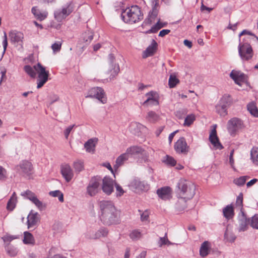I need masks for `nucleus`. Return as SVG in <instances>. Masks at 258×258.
<instances>
[{
    "label": "nucleus",
    "mask_w": 258,
    "mask_h": 258,
    "mask_svg": "<svg viewBox=\"0 0 258 258\" xmlns=\"http://www.w3.org/2000/svg\"><path fill=\"white\" fill-rule=\"evenodd\" d=\"M238 53L241 58L243 60H248L253 56V51L251 45L247 42L243 43L239 39Z\"/></svg>",
    "instance_id": "nucleus-7"
},
{
    "label": "nucleus",
    "mask_w": 258,
    "mask_h": 258,
    "mask_svg": "<svg viewBox=\"0 0 258 258\" xmlns=\"http://www.w3.org/2000/svg\"><path fill=\"white\" fill-rule=\"evenodd\" d=\"M230 105V98L228 96H223L215 106V110L221 117H225L228 114V108Z\"/></svg>",
    "instance_id": "nucleus-5"
},
{
    "label": "nucleus",
    "mask_w": 258,
    "mask_h": 258,
    "mask_svg": "<svg viewBox=\"0 0 258 258\" xmlns=\"http://www.w3.org/2000/svg\"><path fill=\"white\" fill-rule=\"evenodd\" d=\"M17 237L16 236L11 235L9 234H6L2 237V239L4 242H10L13 240L16 239Z\"/></svg>",
    "instance_id": "nucleus-57"
},
{
    "label": "nucleus",
    "mask_w": 258,
    "mask_h": 258,
    "mask_svg": "<svg viewBox=\"0 0 258 258\" xmlns=\"http://www.w3.org/2000/svg\"><path fill=\"white\" fill-rule=\"evenodd\" d=\"M109 59L110 66V72L111 73L110 79H112L114 78L116 76H117V75L119 72L120 69L118 64L113 63L114 57L112 54H110L109 55Z\"/></svg>",
    "instance_id": "nucleus-25"
},
{
    "label": "nucleus",
    "mask_w": 258,
    "mask_h": 258,
    "mask_svg": "<svg viewBox=\"0 0 258 258\" xmlns=\"http://www.w3.org/2000/svg\"><path fill=\"white\" fill-rule=\"evenodd\" d=\"M250 158L254 164L258 165V148H253L251 150Z\"/></svg>",
    "instance_id": "nucleus-42"
},
{
    "label": "nucleus",
    "mask_w": 258,
    "mask_h": 258,
    "mask_svg": "<svg viewBox=\"0 0 258 258\" xmlns=\"http://www.w3.org/2000/svg\"><path fill=\"white\" fill-rule=\"evenodd\" d=\"M96 142V139H91L86 142L84 144V147L86 149V151L88 152H91L94 151V148L95 146V142Z\"/></svg>",
    "instance_id": "nucleus-36"
},
{
    "label": "nucleus",
    "mask_w": 258,
    "mask_h": 258,
    "mask_svg": "<svg viewBox=\"0 0 258 258\" xmlns=\"http://www.w3.org/2000/svg\"><path fill=\"white\" fill-rule=\"evenodd\" d=\"M248 176H242L238 178H236L233 180V183L238 186H241L243 185L246 180L249 178Z\"/></svg>",
    "instance_id": "nucleus-44"
},
{
    "label": "nucleus",
    "mask_w": 258,
    "mask_h": 258,
    "mask_svg": "<svg viewBox=\"0 0 258 258\" xmlns=\"http://www.w3.org/2000/svg\"><path fill=\"white\" fill-rule=\"evenodd\" d=\"M248 35L250 36H254V35L251 32L247 30H243L239 35V37H240L242 35Z\"/></svg>",
    "instance_id": "nucleus-64"
},
{
    "label": "nucleus",
    "mask_w": 258,
    "mask_h": 258,
    "mask_svg": "<svg viewBox=\"0 0 258 258\" xmlns=\"http://www.w3.org/2000/svg\"><path fill=\"white\" fill-rule=\"evenodd\" d=\"M36 69H38L37 64L34 66L33 67L30 65H26L24 68L25 72L31 78L35 77L36 72Z\"/></svg>",
    "instance_id": "nucleus-34"
},
{
    "label": "nucleus",
    "mask_w": 258,
    "mask_h": 258,
    "mask_svg": "<svg viewBox=\"0 0 258 258\" xmlns=\"http://www.w3.org/2000/svg\"><path fill=\"white\" fill-rule=\"evenodd\" d=\"M5 248L7 254L10 256L14 257L17 255L18 250L17 248L14 246L7 244L5 245Z\"/></svg>",
    "instance_id": "nucleus-39"
},
{
    "label": "nucleus",
    "mask_w": 258,
    "mask_h": 258,
    "mask_svg": "<svg viewBox=\"0 0 258 258\" xmlns=\"http://www.w3.org/2000/svg\"><path fill=\"white\" fill-rule=\"evenodd\" d=\"M167 234H165V235L163 237H160L159 241V246H162L163 245L167 244L170 245L171 243L168 240L167 236Z\"/></svg>",
    "instance_id": "nucleus-55"
},
{
    "label": "nucleus",
    "mask_w": 258,
    "mask_h": 258,
    "mask_svg": "<svg viewBox=\"0 0 258 258\" xmlns=\"http://www.w3.org/2000/svg\"><path fill=\"white\" fill-rule=\"evenodd\" d=\"M23 242L25 244H34L35 241L32 234L29 232H25Z\"/></svg>",
    "instance_id": "nucleus-40"
},
{
    "label": "nucleus",
    "mask_w": 258,
    "mask_h": 258,
    "mask_svg": "<svg viewBox=\"0 0 258 258\" xmlns=\"http://www.w3.org/2000/svg\"><path fill=\"white\" fill-rule=\"evenodd\" d=\"M188 146L185 139L183 137L180 138L174 145V150L178 154H186L188 152Z\"/></svg>",
    "instance_id": "nucleus-15"
},
{
    "label": "nucleus",
    "mask_w": 258,
    "mask_h": 258,
    "mask_svg": "<svg viewBox=\"0 0 258 258\" xmlns=\"http://www.w3.org/2000/svg\"><path fill=\"white\" fill-rule=\"evenodd\" d=\"M209 242L207 241H204L201 245L200 249V254L202 257H205L209 254Z\"/></svg>",
    "instance_id": "nucleus-32"
},
{
    "label": "nucleus",
    "mask_w": 258,
    "mask_h": 258,
    "mask_svg": "<svg viewBox=\"0 0 258 258\" xmlns=\"http://www.w3.org/2000/svg\"><path fill=\"white\" fill-rule=\"evenodd\" d=\"M99 217L102 223L107 225L116 224L119 222V212L111 201L102 200L99 202Z\"/></svg>",
    "instance_id": "nucleus-2"
},
{
    "label": "nucleus",
    "mask_w": 258,
    "mask_h": 258,
    "mask_svg": "<svg viewBox=\"0 0 258 258\" xmlns=\"http://www.w3.org/2000/svg\"><path fill=\"white\" fill-rule=\"evenodd\" d=\"M108 230L107 228L102 227L96 231H88L86 234V237L89 239H96L102 237H105L108 235Z\"/></svg>",
    "instance_id": "nucleus-14"
},
{
    "label": "nucleus",
    "mask_w": 258,
    "mask_h": 258,
    "mask_svg": "<svg viewBox=\"0 0 258 258\" xmlns=\"http://www.w3.org/2000/svg\"><path fill=\"white\" fill-rule=\"evenodd\" d=\"M115 181L109 176H105L102 179V189L107 195H110L113 191Z\"/></svg>",
    "instance_id": "nucleus-13"
},
{
    "label": "nucleus",
    "mask_w": 258,
    "mask_h": 258,
    "mask_svg": "<svg viewBox=\"0 0 258 258\" xmlns=\"http://www.w3.org/2000/svg\"><path fill=\"white\" fill-rule=\"evenodd\" d=\"M223 214L224 217L226 219L229 220L232 219L234 216V212L232 206L228 205L223 208Z\"/></svg>",
    "instance_id": "nucleus-29"
},
{
    "label": "nucleus",
    "mask_w": 258,
    "mask_h": 258,
    "mask_svg": "<svg viewBox=\"0 0 258 258\" xmlns=\"http://www.w3.org/2000/svg\"><path fill=\"white\" fill-rule=\"evenodd\" d=\"M61 43L59 41L55 42L51 45V48L54 52L59 51L61 49Z\"/></svg>",
    "instance_id": "nucleus-56"
},
{
    "label": "nucleus",
    "mask_w": 258,
    "mask_h": 258,
    "mask_svg": "<svg viewBox=\"0 0 258 258\" xmlns=\"http://www.w3.org/2000/svg\"><path fill=\"white\" fill-rule=\"evenodd\" d=\"M247 108L250 113L255 117H258V109L255 102H251L247 105Z\"/></svg>",
    "instance_id": "nucleus-33"
},
{
    "label": "nucleus",
    "mask_w": 258,
    "mask_h": 258,
    "mask_svg": "<svg viewBox=\"0 0 258 258\" xmlns=\"http://www.w3.org/2000/svg\"><path fill=\"white\" fill-rule=\"evenodd\" d=\"M179 83V80L174 75H171L169 81L168 85L170 88H174Z\"/></svg>",
    "instance_id": "nucleus-49"
},
{
    "label": "nucleus",
    "mask_w": 258,
    "mask_h": 258,
    "mask_svg": "<svg viewBox=\"0 0 258 258\" xmlns=\"http://www.w3.org/2000/svg\"><path fill=\"white\" fill-rule=\"evenodd\" d=\"M8 174L7 170L0 166V180L5 181L7 179Z\"/></svg>",
    "instance_id": "nucleus-52"
},
{
    "label": "nucleus",
    "mask_w": 258,
    "mask_h": 258,
    "mask_svg": "<svg viewBox=\"0 0 258 258\" xmlns=\"http://www.w3.org/2000/svg\"><path fill=\"white\" fill-rule=\"evenodd\" d=\"M9 36L12 43L22 45L23 39L24 38V35L22 32L16 30H13L9 32Z\"/></svg>",
    "instance_id": "nucleus-20"
},
{
    "label": "nucleus",
    "mask_w": 258,
    "mask_h": 258,
    "mask_svg": "<svg viewBox=\"0 0 258 258\" xmlns=\"http://www.w3.org/2000/svg\"><path fill=\"white\" fill-rule=\"evenodd\" d=\"M50 196L53 197H58V200L62 202L63 201V196L62 193L59 190L51 191L49 192Z\"/></svg>",
    "instance_id": "nucleus-50"
},
{
    "label": "nucleus",
    "mask_w": 258,
    "mask_h": 258,
    "mask_svg": "<svg viewBox=\"0 0 258 258\" xmlns=\"http://www.w3.org/2000/svg\"><path fill=\"white\" fill-rule=\"evenodd\" d=\"M145 127L144 125L139 123L133 122L130 125V130L133 134L138 135L139 132Z\"/></svg>",
    "instance_id": "nucleus-37"
},
{
    "label": "nucleus",
    "mask_w": 258,
    "mask_h": 258,
    "mask_svg": "<svg viewBox=\"0 0 258 258\" xmlns=\"http://www.w3.org/2000/svg\"><path fill=\"white\" fill-rule=\"evenodd\" d=\"M21 195L25 199L30 200L40 211L44 210L46 208V205L40 201L37 197L35 193L30 190H27L21 192Z\"/></svg>",
    "instance_id": "nucleus-9"
},
{
    "label": "nucleus",
    "mask_w": 258,
    "mask_h": 258,
    "mask_svg": "<svg viewBox=\"0 0 258 258\" xmlns=\"http://www.w3.org/2000/svg\"><path fill=\"white\" fill-rule=\"evenodd\" d=\"M121 18L124 22L133 24L142 20L143 19V14L139 7L135 5L123 10Z\"/></svg>",
    "instance_id": "nucleus-3"
},
{
    "label": "nucleus",
    "mask_w": 258,
    "mask_h": 258,
    "mask_svg": "<svg viewBox=\"0 0 258 258\" xmlns=\"http://www.w3.org/2000/svg\"><path fill=\"white\" fill-rule=\"evenodd\" d=\"M164 27V25L160 23V19L158 20V21L154 25H153L151 29L148 30V31H146L145 32V34H151V33H155L157 32V31L161 29L162 28Z\"/></svg>",
    "instance_id": "nucleus-38"
},
{
    "label": "nucleus",
    "mask_w": 258,
    "mask_h": 258,
    "mask_svg": "<svg viewBox=\"0 0 258 258\" xmlns=\"http://www.w3.org/2000/svg\"><path fill=\"white\" fill-rule=\"evenodd\" d=\"M86 97L95 98L103 104L105 103L107 101L103 89L98 87L91 88L89 90V94Z\"/></svg>",
    "instance_id": "nucleus-12"
},
{
    "label": "nucleus",
    "mask_w": 258,
    "mask_h": 258,
    "mask_svg": "<svg viewBox=\"0 0 258 258\" xmlns=\"http://www.w3.org/2000/svg\"><path fill=\"white\" fill-rule=\"evenodd\" d=\"M39 221V215L37 212L31 210L27 216V226L28 228H34Z\"/></svg>",
    "instance_id": "nucleus-22"
},
{
    "label": "nucleus",
    "mask_w": 258,
    "mask_h": 258,
    "mask_svg": "<svg viewBox=\"0 0 258 258\" xmlns=\"http://www.w3.org/2000/svg\"><path fill=\"white\" fill-rule=\"evenodd\" d=\"M224 239L227 241L233 242L236 239V236L233 232H229L228 229H226L224 233Z\"/></svg>",
    "instance_id": "nucleus-45"
},
{
    "label": "nucleus",
    "mask_w": 258,
    "mask_h": 258,
    "mask_svg": "<svg viewBox=\"0 0 258 258\" xmlns=\"http://www.w3.org/2000/svg\"><path fill=\"white\" fill-rule=\"evenodd\" d=\"M230 77L233 79L235 83L241 86L242 83L245 82L247 80V76L244 73H241L240 71L232 70L230 74Z\"/></svg>",
    "instance_id": "nucleus-21"
},
{
    "label": "nucleus",
    "mask_w": 258,
    "mask_h": 258,
    "mask_svg": "<svg viewBox=\"0 0 258 258\" xmlns=\"http://www.w3.org/2000/svg\"><path fill=\"white\" fill-rule=\"evenodd\" d=\"M250 226L254 229H258V216L255 215L251 218Z\"/></svg>",
    "instance_id": "nucleus-53"
},
{
    "label": "nucleus",
    "mask_w": 258,
    "mask_h": 258,
    "mask_svg": "<svg viewBox=\"0 0 258 258\" xmlns=\"http://www.w3.org/2000/svg\"><path fill=\"white\" fill-rule=\"evenodd\" d=\"M143 151V150L142 148H141L140 147L132 146L130 148H128L126 149L125 153L129 156V155H133L142 153Z\"/></svg>",
    "instance_id": "nucleus-35"
},
{
    "label": "nucleus",
    "mask_w": 258,
    "mask_h": 258,
    "mask_svg": "<svg viewBox=\"0 0 258 258\" xmlns=\"http://www.w3.org/2000/svg\"><path fill=\"white\" fill-rule=\"evenodd\" d=\"M130 189L136 193L146 191L149 190V185L145 181H141L139 179H134L128 184Z\"/></svg>",
    "instance_id": "nucleus-11"
},
{
    "label": "nucleus",
    "mask_w": 258,
    "mask_h": 258,
    "mask_svg": "<svg viewBox=\"0 0 258 258\" xmlns=\"http://www.w3.org/2000/svg\"><path fill=\"white\" fill-rule=\"evenodd\" d=\"M157 2H156L154 7L152 8V11H150L149 13L148 16L154 20H155L158 14V10L156 7L157 5Z\"/></svg>",
    "instance_id": "nucleus-51"
},
{
    "label": "nucleus",
    "mask_w": 258,
    "mask_h": 258,
    "mask_svg": "<svg viewBox=\"0 0 258 258\" xmlns=\"http://www.w3.org/2000/svg\"><path fill=\"white\" fill-rule=\"evenodd\" d=\"M38 69L36 71L38 73L37 80V88H41L48 80L49 71H46L45 68L42 66L39 62L37 63Z\"/></svg>",
    "instance_id": "nucleus-10"
},
{
    "label": "nucleus",
    "mask_w": 258,
    "mask_h": 258,
    "mask_svg": "<svg viewBox=\"0 0 258 258\" xmlns=\"http://www.w3.org/2000/svg\"><path fill=\"white\" fill-rule=\"evenodd\" d=\"M129 236L133 240L136 241L139 240L142 236V232L139 229H135L131 231Z\"/></svg>",
    "instance_id": "nucleus-41"
},
{
    "label": "nucleus",
    "mask_w": 258,
    "mask_h": 258,
    "mask_svg": "<svg viewBox=\"0 0 258 258\" xmlns=\"http://www.w3.org/2000/svg\"><path fill=\"white\" fill-rule=\"evenodd\" d=\"M157 47V43L154 39L152 40L151 44L148 46L146 49L144 51L143 57L146 58L152 56L156 51Z\"/></svg>",
    "instance_id": "nucleus-27"
},
{
    "label": "nucleus",
    "mask_w": 258,
    "mask_h": 258,
    "mask_svg": "<svg viewBox=\"0 0 258 258\" xmlns=\"http://www.w3.org/2000/svg\"><path fill=\"white\" fill-rule=\"evenodd\" d=\"M196 120V116L194 114H190L187 115L185 118L183 125L186 126H189L193 123L194 121Z\"/></svg>",
    "instance_id": "nucleus-46"
},
{
    "label": "nucleus",
    "mask_w": 258,
    "mask_h": 258,
    "mask_svg": "<svg viewBox=\"0 0 258 258\" xmlns=\"http://www.w3.org/2000/svg\"><path fill=\"white\" fill-rule=\"evenodd\" d=\"M155 20L152 19L151 18H150L149 16H148V17L144 20L143 24H142V26L144 27L146 25H151Z\"/></svg>",
    "instance_id": "nucleus-59"
},
{
    "label": "nucleus",
    "mask_w": 258,
    "mask_h": 258,
    "mask_svg": "<svg viewBox=\"0 0 258 258\" xmlns=\"http://www.w3.org/2000/svg\"><path fill=\"white\" fill-rule=\"evenodd\" d=\"M20 172L24 176H29L33 173V167L31 162L27 160L21 161L19 165Z\"/></svg>",
    "instance_id": "nucleus-18"
},
{
    "label": "nucleus",
    "mask_w": 258,
    "mask_h": 258,
    "mask_svg": "<svg viewBox=\"0 0 258 258\" xmlns=\"http://www.w3.org/2000/svg\"><path fill=\"white\" fill-rule=\"evenodd\" d=\"M74 168L77 172H80L84 169V162L80 160H77L74 162Z\"/></svg>",
    "instance_id": "nucleus-48"
},
{
    "label": "nucleus",
    "mask_w": 258,
    "mask_h": 258,
    "mask_svg": "<svg viewBox=\"0 0 258 258\" xmlns=\"http://www.w3.org/2000/svg\"><path fill=\"white\" fill-rule=\"evenodd\" d=\"M101 180V177L99 176H93L90 179L87 187V192L90 196H95L100 191Z\"/></svg>",
    "instance_id": "nucleus-6"
},
{
    "label": "nucleus",
    "mask_w": 258,
    "mask_h": 258,
    "mask_svg": "<svg viewBox=\"0 0 258 258\" xmlns=\"http://www.w3.org/2000/svg\"><path fill=\"white\" fill-rule=\"evenodd\" d=\"M171 188L169 186L161 187L157 190V194L161 199L166 200L171 198Z\"/></svg>",
    "instance_id": "nucleus-26"
},
{
    "label": "nucleus",
    "mask_w": 258,
    "mask_h": 258,
    "mask_svg": "<svg viewBox=\"0 0 258 258\" xmlns=\"http://www.w3.org/2000/svg\"><path fill=\"white\" fill-rule=\"evenodd\" d=\"M147 99L143 102V105L145 106H157L159 105L158 95L154 91H150L146 94Z\"/></svg>",
    "instance_id": "nucleus-16"
},
{
    "label": "nucleus",
    "mask_w": 258,
    "mask_h": 258,
    "mask_svg": "<svg viewBox=\"0 0 258 258\" xmlns=\"http://www.w3.org/2000/svg\"><path fill=\"white\" fill-rule=\"evenodd\" d=\"M128 157L126 153L122 154L118 156L116 160L115 164L113 166L114 170H117L120 166L124 163V161L128 159Z\"/></svg>",
    "instance_id": "nucleus-30"
},
{
    "label": "nucleus",
    "mask_w": 258,
    "mask_h": 258,
    "mask_svg": "<svg viewBox=\"0 0 258 258\" xmlns=\"http://www.w3.org/2000/svg\"><path fill=\"white\" fill-rule=\"evenodd\" d=\"M216 127V125H215L214 128L212 130L209 136V140L215 150H221L223 148V146L220 142L217 136Z\"/></svg>",
    "instance_id": "nucleus-19"
},
{
    "label": "nucleus",
    "mask_w": 258,
    "mask_h": 258,
    "mask_svg": "<svg viewBox=\"0 0 258 258\" xmlns=\"http://www.w3.org/2000/svg\"><path fill=\"white\" fill-rule=\"evenodd\" d=\"M74 10V6L72 2L68 3L61 8L56 10L54 12V16L55 20L61 22L66 19Z\"/></svg>",
    "instance_id": "nucleus-4"
},
{
    "label": "nucleus",
    "mask_w": 258,
    "mask_h": 258,
    "mask_svg": "<svg viewBox=\"0 0 258 258\" xmlns=\"http://www.w3.org/2000/svg\"><path fill=\"white\" fill-rule=\"evenodd\" d=\"M61 173L68 182H70L74 176L73 171L68 164H64L61 166Z\"/></svg>",
    "instance_id": "nucleus-23"
},
{
    "label": "nucleus",
    "mask_w": 258,
    "mask_h": 258,
    "mask_svg": "<svg viewBox=\"0 0 258 258\" xmlns=\"http://www.w3.org/2000/svg\"><path fill=\"white\" fill-rule=\"evenodd\" d=\"M114 186L116 188V197H121L124 193V190L122 187L118 183H115Z\"/></svg>",
    "instance_id": "nucleus-54"
},
{
    "label": "nucleus",
    "mask_w": 258,
    "mask_h": 258,
    "mask_svg": "<svg viewBox=\"0 0 258 258\" xmlns=\"http://www.w3.org/2000/svg\"><path fill=\"white\" fill-rule=\"evenodd\" d=\"M242 202H243V195L240 193L237 197L236 204L240 208V210H242Z\"/></svg>",
    "instance_id": "nucleus-58"
},
{
    "label": "nucleus",
    "mask_w": 258,
    "mask_h": 258,
    "mask_svg": "<svg viewBox=\"0 0 258 258\" xmlns=\"http://www.w3.org/2000/svg\"><path fill=\"white\" fill-rule=\"evenodd\" d=\"M3 45L4 47V51H3V54L5 53L7 46H8V40H7V36L6 32H4V40L3 41Z\"/></svg>",
    "instance_id": "nucleus-61"
},
{
    "label": "nucleus",
    "mask_w": 258,
    "mask_h": 258,
    "mask_svg": "<svg viewBox=\"0 0 258 258\" xmlns=\"http://www.w3.org/2000/svg\"><path fill=\"white\" fill-rule=\"evenodd\" d=\"M82 38L81 41L82 42H81V43H84L85 45H88L93 39V33L89 30L86 31L83 33Z\"/></svg>",
    "instance_id": "nucleus-31"
},
{
    "label": "nucleus",
    "mask_w": 258,
    "mask_h": 258,
    "mask_svg": "<svg viewBox=\"0 0 258 258\" xmlns=\"http://www.w3.org/2000/svg\"><path fill=\"white\" fill-rule=\"evenodd\" d=\"M170 32V30L168 29H163L160 31L159 36L164 37L166 35L168 34Z\"/></svg>",
    "instance_id": "nucleus-63"
},
{
    "label": "nucleus",
    "mask_w": 258,
    "mask_h": 258,
    "mask_svg": "<svg viewBox=\"0 0 258 258\" xmlns=\"http://www.w3.org/2000/svg\"><path fill=\"white\" fill-rule=\"evenodd\" d=\"M196 185L192 182L180 179L176 185V192L178 200L176 204V208L179 211H182L186 207L187 200L192 199L196 194Z\"/></svg>",
    "instance_id": "nucleus-1"
},
{
    "label": "nucleus",
    "mask_w": 258,
    "mask_h": 258,
    "mask_svg": "<svg viewBox=\"0 0 258 258\" xmlns=\"http://www.w3.org/2000/svg\"><path fill=\"white\" fill-rule=\"evenodd\" d=\"M244 127L243 121L237 117H233L227 122V128L231 136H234L237 132Z\"/></svg>",
    "instance_id": "nucleus-8"
},
{
    "label": "nucleus",
    "mask_w": 258,
    "mask_h": 258,
    "mask_svg": "<svg viewBox=\"0 0 258 258\" xmlns=\"http://www.w3.org/2000/svg\"><path fill=\"white\" fill-rule=\"evenodd\" d=\"M31 12L35 18L40 21L45 20L48 14L46 10H40L37 7H33L31 9Z\"/></svg>",
    "instance_id": "nucleus-24"
},
{
    "label": "nucleus",
    "mask_w": 258,
    "mask_h": 258,
    "mask_svg": "<svg viewBox=\"0 0 258 258\" xmlns=\"http://www.w3.org/2000/svg\"><path fill=\"white\" fill-rule=\"evenodd\" d=\"M238 222L239 225L238 230L239 232H243L247 229L249 220L242 210H240V212L238 215Z\"/></svg>",
    "instance_id": "nucleus-17"
},
{
    "label": "nucleus",
    "mask_w": 258,
    "mask_h": 258,
    "mask_svg": "<svg viewBox=\"0 0 258 258\" xmlns=\"http://www.w3.org/2000/svg\"><path fill=\"white\" fill-rule=\"evenodd\" d=\"M149 219V213L145 211L141 215V220L143 222L147 221Z\"/></svg>",
    "instance_id": "nucleus-62"
},
{
    "label": "nucleus",
    "mask_w": 258,
    "mask_h": 258,
    "mask_svg": "<svg viewBox=\"0 0 258 258\" xmlns=\"http://www.w3.org/2000/svg\"><path fill=\"white\" fill-rule=\"evenodd\" d=\"M147 119L151 122H155L159 119L158 115L153 111H150L148 113L146 117Z\"/></svg>",
    "instance_id": "nucleus-47"
},
{
    "label": "nucleus",
    "mask_w": 258,
    "mask_h": 258,
    "mask_svg": "<svg viewBox=\"0 0 258 258\" xmlns=\"http://www.w3.org/2000/svg\"><path fill=\"white\" fill-rule=\"evenodd\" d=\"M75 125H72L68 126L64 131V135L66 139L68 138V137L72 131V129L74 127Z\"/></svg>",
    "instance_id": "nucleus-60"
},
{
    "label": "nucleus",
    "mask_w": 258,
    "mask_h": 258,
    "mask_svg": "<svg viewBox=\"0 0 258 258\" xmlns=\"http://www.w3.org/2000/svg\"><path fill=\"white\" fill-rule=\"evenodd\" d=\"M17 197L15 192H14L11 196L7 205V209L9 211H12L15 208L17 203Z\"/></svg>",
    "instance_id": "nucleus-28"
},
{
    "label": "nucleus",
    "mask_w": 258,
    "mask_h": 258,
    "mask_svg": "<svg viewBox=\"0 0 258 258\" xmlns=\"http://www.w3.org/2000/svg\"><path fill=\"white\" fill-rule=\"evenodd\" d=\"M163 162L170 166H174L176 165V161L171 156L166 155L162 159Z\"/></svg>",
    "instance_id": "nucleus-43"
}]
</instances>
